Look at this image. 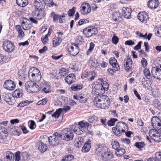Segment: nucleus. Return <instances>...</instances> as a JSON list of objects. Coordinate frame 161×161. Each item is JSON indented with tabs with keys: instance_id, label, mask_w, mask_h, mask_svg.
<instances>
[{
	"instance_id": "f257e3e1",
	"label": "nucleus",
	"mask_w": 161,
	"mask_h": 161,
	"mask_svg": "<svg viewBox=\"0 0 161 161\" xmlns=\"http://www.w3.org/2000/svg\"><path fill=\"white\" fill-rule=\"evenodd\" d=\"M114 135L118 136L122 135L121 133H124L128 130V127L127 125L124 122L120 121L118 122L115 127L112 129Z\"/></svg>"
},
{
	"instance_id": "f03ea898",
	"label": "nucleus",
	"mask_w": 161,
	"mask_h": 161,
	"mask_svg": "<svg viewBox=\"0 0 161 161\" xmlns=\"http://www.w3.org/2000/svg\"><path fill=\"white\" fill-rule=\"evenodd\" d=\"M73 131L71 128V129L68 128L63 129L59 133L60 138L67 141L72 140L74 138V132Z\"/></svg>"
},
{
	"instance_id": "7ed1b4c3",
	"label": "nucleus",
	"mask_w": 161,
	"mask_h": 161,
	"mask_svg": "<svg viewBox=\"0 0 161 161\" xmlns=\"http://www.w3.org/2000/svg\"><path fill=\"white\" fill-rule=\"evenodd\" d=\"M33 71L32 69H30L29 70L28 76L30 80H32L33 81L39 82L41 80V75L39 70L37 68H34Z\"/></svg>"
},
{
	"instance_id": "20e7f679",
	"label": "nucleus",
	"mask_w": 161,
	"mask_h": 161,
	"mask_svg": "<svg viewBox=\"0 0 161 161\" xmlns=\"http://www.w3.org/2000/svg\"><path fill=\"white\" fill-rule=\"evenodd\" d=\"M60 134L59 133L55 132L53 136L49 137L45 136V138H46L48 140L49 144L53 146L58 145L59 142V138H60Z\"/></svg>"
},
{
	"instance_id": "39448f33",
	"label": "nucleus",
	"mask_w": 161,
	"mask_h": 161,
	"mask_svg": "<svg viewBox=\"0 0 161 161\" xmlns=\"http://www.w3.org/2000/svg\"><path fill=\"white\" fill-rule=\"evenodd\" d=\"M79 47L78 44L75 43H72L71 45H69L68 50L69 53L73 56L77 55L79 52Z\"/></svg>"
},
{
	"instance_id": "423d86ee",
	"label": "nucleus",
	"mask_w": 161,
	"mask_h": 161,
	"mask_svg": "<svg viewBox=\"0 0 161 161\" xmlns=\"http://www.w3.org/2000/svg\"><path fill=\"white\" fill-rule=\"evenodd\" d=\"M3 45L4 50L8 53L11 52L14 50V43L9 40L4 41Z\"/></svg>"
},
{
	"instance_id": "0eeeda50",
	"label": "nucleus",
	"mask_w": 161,
	"mask_h": 161,
	"mask_svg": "<svg viewBox=\"0 0 161 161\" xmlns=\"http://www.w3.org/2000/svg\"><path fill=\"white\" fill-rule=\"evenodd\" d=\"M50 88V85L46 82L43 81L41 82L40 84V91L42 92H44L45 93L50 92H51Z\"/></svg>"
},
{
	"instance_id": "6e6552de",
	"label": "nucleus",
	"mask_w": 161,
	"mask_h": 161,
	"mask_svg": "<svg viewBox=\"0 0 161 161\" xmlns=\"http://www.w3.org/2000/svg\"><path fill=\"white\" fill-rule=\"evenodd\" d=\"M71 128L73 132L78 135L83 134L85 131L84 129L81 127L79 123L73 125Z\"/></svg>"
},
{
	"instance_id": "1a4fd4ad",
	"label": "nucleus",
	"mask_w": 161,
	"mask_h": 161,
	"mask_svg": "<svg viewBox=\"0 0 161 161\" xmlns=\"http://www.w3.org/2000/svg\"><path fill=\"white\" fill-rule=\"evenodd\" d=\"M3 87L7 90L12 91L15 88V85L13 81L11 80H8L4 82Z\"/></svg>"
},
{
	"instance_id": "9d476101",
	"label": "nucleus",
	"mask_w": 161,
	"mask_h": 161,
	"mask_svg": "<svg viewBox=\"0 0 161 161\" xmlns=\"http://www.w3.org/2000/svg\"><path fill=\"white\" fill-rule=\"evenodd\" d=\"M81 9H80L81 13L82 14H86L90 13L91 11V7L90 4L87 3H83L81 5Z\"/></svg>"
},
{
	"instance_id": "9b49d317",
	"label": "nucleus",
	"mask_w": 161,
	"mask_h": 161,
	"mask_svg": "<svg viewBox=\"0 0 161 161\" xmlns=\"http://www.w3.org/2000/svg\"><path fill=\"white\" fill-rule=\"evenodd\" d=\"M34 5L37 10H40L44 9L46 3L44 0H35Z\"/></svg>"
},
{
	"instance_id": "f8f14e48",
	"label": "nucleus",
	"mask_w": 161,
	"mask_h": 161,
	"mask_svg": "<svg viewBox=\"0 0 161 161\" xmlns=\"http://www.w3.org/2000/svg\"><path fill=\"white\" fill-rule=\"evenodd\" d=\"M102 86L100 85L99 84L95 85L92 86V93L94 94L97 95H101L103 94L104 92V90H103L101 88Z\"/></svg>"
},
{
	"instance_id": "ddd939ff",
	"label": "nucleus",
	"mask_w": 161,
	"mask_h": 161,
	"mask_svg": "<svg viewBox=\"0 0 161 161\" xmlns=\"http://www.w3.org/2000/svg\"><path fill=\"white\" fill-rule=\"evenodd\" d=\"M152 76L158 79H161V69L157 67H153L151 69Z\"/></svg>"
},
{
	"instance_id": "4468645a",
	"label": "nucleus",
	"mask_w": 161,
	"mask_h": 161,
	"mask_svg": "<svg viewBox=\"0 0 161 161\" xmlns=\"http://www.w3.org/2000/svg\"><path fill=\"white\" fill-rule=\"evenodd\" d=\"M132 61L131 58L127 57L125 58L124 61L125 69L127 72H129L131 69Z\"/></svg>"
},
{
	"instance_id": "2eb2a0df",
	"label": "nucleus",
	"mask_w": 161,
	"mask_h": 161,
	"mask_svg": "<svg viewBox=\"0 0 161 161\" xmlns=\"http://www.w3.org/2000/svg\"><path fill=\"white\" fill-rule=\"evenodd\" d=\"M4 159L5 161H14V155L11 152L7 151L3 154Z\"/></svg>"
},
{
	"instance_id": "dca6fc26",
	"label": "nucleus",
	"mask_w": 161,
	"mask_h": 161,
	"mask_svg": "<svg viewBox=\"0 0 161 161\" xmlns=\"http://www.w3.org/2000/svg\"><path fill=\"white\" fill-rule=\"evenodd\" d=\"M138 19L141 22L146 23L148 20V17L146 12H141L138 14Z\"/></svg>"
},
{
	"instance_id": "f3484780",
	"label": "nucleus",
	"mask_w": 161,
	"mask_h": 161,
	"mask_svg": "<svg viewBox=\"0 0 161 161\" xmlns=\"http://www.w3.org/2000/svg\"><path fill=\"white\" fill-rule=\"evenodd\" d=\"M122 15L119 12L114 11L112 14V20L115 22H120L122 19Z\"/></svg>"
},
{
	"instance_id": "a211bd4d",
	"label": "nucleus",
	"mask_w": 161,
	"mask_h": 161,
	"mask_svg": "<svg viewBox=\"0 0 161 161\" xmlns=\"http://www.w3.org/2000/svg\"><path fill=\"white\" fill-rule=\"evenodd\" d=\"M109 64L112 66L113 68L115 71L120 69L119 65L117 64V60L114 57L110 58L109 60Z\"/></svg>"
},
{
	"instance_id": "6ab92c4d",
	"label": "nucleus",
	"mask_w": 161,
	"mask_h": 161,
	"mask_svg": "<svg viewBox=\"0 0 161 161\" xmlns=\"http://www.w3.org/2000/svg\"><path fill=\"white\" fill-rule=\"evenodd\" d=\"M113 157V154L108 152H104L101 154L102 159L103 161H109Z\"/></svg>"
},
{
	"instance_id": "aec40b11",
	"label": "nucleus",
	"mask_w": 161,
	"mask_h": 161,
	"mask_svg": "<svg viewBox=\"0 0 161 161\" xmlns=\"http://www.w3.org/2000/svg\"><path fill=\"white\" fill-rule=\"evenodd\" d=\"M64 80L66 83L70 85L75 82L76 80L75 76L74 74H70L66 76Z\"/></svg>"
},
{
	"instance_id": "412c9836",
	"label": "nucleus",
	"mask_w": 161,
	"mask_h": 161,
	"mask_svg": "<svg viewBox=\"0 0 161 161\" xmlns=\"http://www.w3.org/2000/svg\"><path fill=\"white\" fill-rule=\"evenodd\" d=\"M158 0H150L148 4V7L150 9H153L157 8L159 5Z\"/></svg>"
},
{
	"instance_id": "4be33fe9",
	"label": "nucleus",
	"mask_w": 161,
	"mask_h": 161,
	"mask_svg": "<svg viewBox=\"0 0 161 161\" xmlns=\"http://www.w3.org/2000/svg\"><path fill=\"white\" fill-rule=\"evenodd\" d=\"M122 12L125 18L127 19L130 18L131 10L130 8L123 7L122 9Z\"/></svg>"
},
{
	"instance_id": "5701e85b",
	"label": "nucleus",
	"mask_w": 161,
	"mask_h": 161,
	"mask_svg": "<svg viewBox=\"0 0 161 161\" xmlns=\"http://www.w3.org/2000/svg\"><path fill=\"white\" fill-rule=\"evenodd\" d=\"M155 133L153 134L152 136V139L155 142H161V133L158 131L155 130Z\"/></svg>"
},
{
	"instance_id": "b1692460",
	"label": "nucleus",
	"mask_w": 161,
	"mask_h": 161,
	"mask_svg": "<svg viewBox=\"0 0 161 161\" xmlns=\"http://www.w3.org/2000/svg\"><path fill=\"white\" fill-rule=\"evenodd\" d=\"M7 130L4 127H0V139H4L8 136Z\"/></svg>"
},
{
	"instance_id": "393cba45",
	"label": "nucleus",
	"mask_w": 161,
	"mask_h": 161,
	"mask_svg": "<svg viewBox=\"0 0 161 161\" xmlns=\"http://www.w3.org/2000/svg\"><path fill=\"white\" fill-rule=\"evenodd\" d=\"M101 96H98L96 97L94 99V105L98 108H100V104L102 105L104 103V101L103 99H101Z\"/></svg>"
},
{
	"instance_id": "a878e982",
	"label": "nucleus",
	"mask_w": 161,
	"mask_h": 161,
	"mask_svg": "<svg viewBox=\"0 0 161 161\" xmlns=\"http://www.w3.org/2000/svg\"><path fill=\"white\" fill-rule=\"evenodd\" d=\"M12 96L14 97L17 98L22 97L24 96L23 90L20 89L16 90L13 92Z\"/></svg>"
},
{
	"instance_id": "bb28decb",
	"label": "nucleus",
	"mask_w": 161,
	"mask_h": 161,
	"mask_svg": "<svg viewBox=\"0 0 161 161\" xmlns=\"http://www.w3.org/2000/svg\"><path fill=\"white\" fill-rule=\"evenodd\" d=\"M2 97L4 100L8 104L12 105L14 103L13 101L12 100L11 95L10 94H6L3 95Z\"/></svg>"
},
{
	"instance_id": "cd10ccee",
	"label": "nucleus",
	"mask_w": 161,
	"mask_h": 161,
	"mask_svg": "<svg viewBox=\"0 0 161 161\" xmlns=\"http://www.w3.org/2000/svg\"><path fill=\"white\" fill-rule=\"evenodd\" d=\"M89 63L91 67H94L95 68H97L99 66L98 60L93 58L91 59L89 61Z\"/></svg>"
},
{
	"instance_id": "c85d7f7f",
	"label": "nucleus",
	"mask_w": 161,
	"mask_h": 161,
	"mask_svg": "<svg viewBox=\"0 0 161 161\" xmlns=\"http://www.w3.org/2000/svg\"><path fill=\"white\" fill-rule=\"evenodd\" d=\"M34 85V82L32 80L29 81L27 82L25 85V89L26 91L29 92H31V87Z\"/></svg>"
},
{
	"instance_id": "c756f323",
	"label": "nucleus",
	"mask_w": 161,
	"mask_h": 161,
	"mask_svg": "<svg viewBox=\"0 0 161 161\" xmlns=\"http://www.w3.org/2000/svg\"><path fill=\"white\" fill-rule=\"evenodd\" d=\"M102 81H101V84H99V85L102 86L101 88L103 90H104V92L105 91H107L108 90L109 85L108 83L105 81L106 80H105L104 79V80L102 79Z\"/></svg>"
},
{
	"instance_id": "7c9ffc66",
	"label": "nucleus",
	"mask_w": 161,
	"mask_h": 161,
	"mask_svg": "<svg viewBox=\"0 0 161 161\" xmlns=\"http://www.w3.org/2000/svg\"><path fill=\"white\" fill-rule=\"evenodd\" d=\"M16 2L17 5L21 7L26 6L28 4V0H16Z\"/></svg>"
},
{
	"instance_id": "2f4dec72",
	"label": "nucleus",
	"mask_w": 161,
	"mask_h": 161,
	"mask_svg": "<svg viewBox=\"0 0 161 161\" xmlns=\"http://www.w3.org/2000/svg\"><path fill=\"white\" fill-rule=\"evenodd\" d=\"M104 147L101 144H97L95 146V153L98 154L103 151Z\"/></svg>"
},
{
	"instance_id": "473e14b6",
	"label": "nucleus",
	"mask_w": 161,
	"mask_h": 161,
	"mask_svg": "<svg viewBox=\"0 0 161 161\" xmlns=\"http://www.w3.org/2000/svg\"><path fill=\"white\" fill-rule=\"evenodd\" d=\"M38 149L42 152H45L47 149V147L46 144L40 141L39 142Z\"/></svg>"
},
{
	"instance_id": "72a5a7b5",
	"label": "nucleus",
	"mask_w": 161,
	"mask_h": 161,
	"mask_svg": "<svg viewBox=\"0 0 161 161\" xmlns=\"http://www.w3.org/2000/svg\"><path fill=\"white\" fill-rule=\"evenodd\" d=\"M90 148L91 143L89 142H86L82 147V151L85 153L88 152L90 150Z\"/></svg>"
},
{
	"instance_id": "f704fd0d",
	"label": "nucleus",
	"mask_w": 161,
	"mask_h": 161,
	"mask_svg": "<svg viewBox=\"0 0 161 161\" xmlns=\"http://www.w3.org/2000/svg\"><path fill=\"white\" fill-rule=\"evenodd\" d=\"M153 105L158 109H161V103L158 99H154L153 102Z\"/></svg>"
},
{
	"instance_id": "c9c22d12",
	"label": "nucleus",
	"mask_w": 161,
	"mask_h": 161,
	"mask_svg": "<svg viewBox=\"0 0 161 161\" xmlns=\"http://www.w3.org/2000/svg\"><path fill=\"white\" fill-rule=\"evenodd\" d=\"M143 74L144 75L147 79H149L152 76L151 73L148 68H145L143 70Z\"/></svg>"
},
{
	"instance_id": "e433bc0d",
	"label": "nucleus",
	"mask_w": 161,
	"mask_h": 161,
	"mask_svg": "<svg viewBox=\"0 0 161 161\" xmlns=\"http://www.w3.org/2000/svg\"><path fill=\"white\" fill-rule=\"evenodd\" d=\"M31 92H36L40 91V86L34 82V85L31 87Z\"/></svg>"
},
{
	"instance_id": "4c0bfd02",
	"label": "nucleus",
	"mask_w": 161,
	"mask_h": 161,
	"mask_svg": "<svg viewBox=\"0 0 161 161\" xmlns=\"http://www.w3.org/2000/svg\"><path fill=\"white\" fill-rule=\"evenodd\" d=\"M88 120L90 123H94L98 121V118L94 115H92L88 117Z\"/></svg>"
},
{
	"instance_id": "58836bf2",
	"label": "nucleus",
	"mask_w": 161,
	"mask_h": 161,
	"mask_svg": "<svg viewBox=\"0 0 161 161\" xmlns=\"http://www.w3.org/2000/svg\"><path fill=\"white\" fill-rule=\"evenodd\" d=\"M82 88V84H75L71 87V89L73 91H76L81 89Z\"/></svg>"
},
{
	"instance_id": "ea45409f",
	"label": "nucleus",
	"mask_w": 161,
	"mask_h": 161,
	"mask_svg": "<svg viewBox=\"0 0 161 161\" xmlns=\"http://www.w3.org/2000/svg\"><path fill=\"white\" fill-rule=\"evenodd\" d=\"M159 119L156 116L153 117L152 118L151 123L153 128L154 127H156V124L159 122Z\"/></svg>"
},
{
	"instance_id": "a19ab883",
	"label": "nucleus",
	"mask_w": 161,
	"mask_h": 161,
	"mask_svg": "<svg viewBox=\"0 0 161 161\" xmlns=\"http://www.w3.org/2000/svg\"><path fill=\"white\" fill-rule=\"evenodd\" d=\"M51 15L53 18V22H57L60 17V15L56 14L54 12H53Z\"/></svg>"
},
{
	"instance_id": "79ce46f5",
	"label": "nucleus",
	"mask_w": 161,
	"mask_h": 161,
	"mask_svg": "<svg viewBox=\"0 0 161 161\" xmlns=\"http://www.w3.org/2000/svg\"><path fill=\"white\" fill-rule=\"evenodd\" d=\"M32 102L31 101H29L28 100L23 101L20 102L19 104L17 105V107L18 108L23 107L25 106H26L29 104L30 103Z\"/></svg>"
},
{
	"instance_id": "37998d69",
	"label": "nucleus",
	"mask_w": 161,
	"mask_h": 161,
	"mask_svg": "<svg viewBox=\"0 0 161 161\" xmlns=\"http://www.w3.org/2000/svg\"><path fill=\"white\" fill-rule=\"evenodd\" d=\"M38 12L37 14V19H41L44 18L45 16V14L44 11H42L37 10Z\"/></svg>"
},
{
	"instance_id": "c03bdc74",
	"label": "nucleus",
	"mask_w": 161,
	"mask_h": 161,
	"mask_svg": "<svg viewBox=\"0 0 161 161\" xmlns=\"http://www.w3.org/2000/svg\"><path fill=\"white\" fill-rule=\"evenodd\" d=\"M78 141H77L75 142V146L79 147H81L84 143L83 138L81 137H79L78 139Z\"/></svg>"
},
{
	"instance_id": "a18cd8bd",
	"label": "nucleus",
	"mask_w": 161,
	"mask_h": 161,
	"mask_svg": "<svg viewBox=\"0 0 161 161\" xmlns=\"http://www.w3.org/2000/svg\"><path fill=\"white\" fill-rule=\"evenodd\" d=\"M117 150L116 154L118 156L120 157L124 154L125 153V151L124 149L122 148H119Z\"/></svg>"
},
{
	"instance_id": "49530a36",
	"label": "nucleus",
	"mask_w": 161,
	"mask_h": 161,
	"mask_svg": "<svg viewBox=\"0 0 161 161\" xmlns=\"http://www.w3.org/2000/svg\"><path fill=\"white\" fill-rule=\"evenodd\" d=\"M91 27L86 28L83 30V33L86 35V36L87 37H90L91 34Z\"/></svg>"
},
{
	"instance_id": "de8ad7c7",
	"label": "nucleus",
	"mask_w": 161,
	"mask_h": 161,
	"mask_svg": "<svg viewBox=\"0 0 161 161\" xmlns=\"http://www.w3.org/2000/svg\"><path fill=\"white\" fill-rule=\"evenodd\" d=\"M62 112V109L61 108H59L54 113L52 114V116L54 117L55 118H58L60 116L61 113Z\"/></svg>"
},
{
	"instance_id": "09e8293b",
	"label": "nucleus",
	"mask_w": 161,
	"mask_h": 161,
	"mask_svg": "<svg viewBox=\"0 0 161 161\" xmlns=\"http://www.w3.org/2000/svg\"><path fill=\"white\" fill-rule=\"evenodd\" d=\"M80 124V125L81 126V127L86 128H88L91 125V124L88 123V122L85 121L83 122V121H81L79 122Z\"/></svg>"
},
{
	"instance_id": "8fccbe9b",
	"label": "nucleus",
	"mask_w": 161,
	"mask_h": 161,
	"mask_svg": "<svg viewBox=\"0 0 161 161\" xmlns=\"http://www.w3.org/2000/svg\"><path fill=\"white\" fill-rule=\"evenodd\" d=\"M83 40L84 39L82 36H78L76 38V43L78 44V46H79V45L81 44L82 43Z\"/></svg>"
},
{
	"instance_id": "3c124183",
	"label": "nucleus",
	"mask_w": 161,
	"mask_h": 161,
	"mask_svg": "<svg viewBox=\"0 0 161 161\" xmlns=\"http://www.w3.org/2000/svg\"><path fill=\"white\" fill-rule=\"evenodd\" d=\"M118 121V119L115 118H111L108 121L107 124L108 126H113L115 125L116 121Z\"/></svg>"
},
{
	"instance_id": "603ef678",
	"label": "nucleus",
	"mask_w": 161,
	"mask_h": 161,
	"mask_svg": "<svg viewBox=\"0 0 161 161\" xmlns=\"http://www.w3.org/2000/svg\"><path fill=\"white\" fill-rule=\"evenodd\" d=\"M113 148L114 149L117 150L119 148V144L117 141H114L112 143Z\"/></svg>"
},
{
	"instance_id": "864d4df0",
	"label": "nucleus",
	"mask_w": 161,
	"mask_h": 161,
	"mask_svg": "<svg viewBox=\"0 0 161 161\" xmlns=\"http://www.w3.org/2000/svg\"><path fill=\"white\" fill-rule=\"evenodd\" d=\"M98 31L97 28L91 27L90 37L96 35Z\"/></svg>"
},
{
	"instance_id": "5fc2aeb1",
	"label": "nucleus",
	"mask_w": 161,
	"mask_h": 161,
	"mask_svg": "<svg viewBox=\"0 0 161 161\" xmlns=\"http://www.w3.org/2000/svg\"><path fill=\"white\" fill-rule=\"evenodd\" d=\"M145 145L144 142H136L134 144L135 146L137 148L139 149H141L144 147Z\"/></svg>"
},
{
	"instance_id": "6e6d98bb",
	"label": "nucleus",
	"mask_w": 161,
	"mask_h": 161,
	"mask_svg": "<svg viewBox=\"0 0 161 161\" xmlns=\"http://www.w3.org/2000/svg\"><path fill=\"white\" fill-rule=\"evenodd\" d=\"M76 8L75 7H73L71 9H69L68 12V16L69 17L73 16L75 11Z\"/></svg>"
},
{
	"instance_id": "4d7b16f0",
	"label": "nucleus",
	"mask_w": 161,
	"mask_h": 161,
	"mask_svg": "<svg viewBox=\"0 0 161 161\" xmlns=\"http://www.w3.org/2000/svg\"><path fill=\"white\" fill-rule=\"evenodd\" d=\"M110 103H104L102 105L100 104V108L103 109H107L108 108Z\"/></svg>"
},
{
	"instance_id": "13d9d810",
	"label": "nucleus",
	"mask_w": 161,
	"mask_h": 161,
	"mask_svg": "<svg viewBox=\"0 0 161 161\" xmlns=\"http://www.w3.org/2000/svg\"><path fill=\"white\" fill-rule=\"evenodd\" d=\"M101 96L102 97L101 99L104 101V103H110V99L108 96L106 95H103Z\"/></svg>"
},
{
	"instance_id": "bf43d9fd",
	"label": "nucleus",
	"mask_w": 161,
	"mask_h": 161,
	"mask_svg": "<svg viewBox=\"0 0 161 161\" xmlns=\"http://www.w3.org/2000/svg\"><path fill=\"white\" fill-rule=\"evenodd\" d=\"M20 152L17 151L15 153L14 155V160L15 161H19L20 159Z\"/></svg>"
},
{
	"instance_id": "052dcab7",
	"label": "nucleus",
	"mask_w": 161,
	"mask_h": 161,
	"mask_svg": "<svg viewBox=\"0 0 161 161\" xmlns=\"http://www.w3.org/2000/svg\"><path fill=\"white\" fill-rule=\"evenodd\" d=\"M119 38L117 36L114 35L112 38V41L113 44L116 45L119 42Z\"/></svg>"
},
{
	"instance_id": "680f3d73",
	"label": "nucleus",
	"mask_w": 161,
	"mask_h": 161,
	"mask_svg": "<svg viewBox=\"0 0 161 161\" xmlns=\"http://www.w3.org/2000/svg\"><path fill=\"white\" fill-rule=\"evenodd\" d=\"M89 22V20L86 19H80L78 22V24L79 25H80L82 24L88 23Z\"/></svg>"
},
{
	"instance_id": "e2e57ef3",
	"label": "nucleus",
	"mask_w": 161,
	"mask_h": 161,
	"mask_svg": "<svg viewBox=\"0 0 161 161\" xmlns=\"http://www.w3.org/2000/svg\"><path fill=\"white\" fill-rule=\"evenodd\" d=\"M156 161H161V152H158L155 153Z\"/></svg>"
},
{
	"instance_id": "0e129e2a",
	"label": "nucleus",
	"mask_w": 161,
	"mask_h": 161,
	"mask_svg": "<svg viewBox=\"0 0 161 161\" xmlns=\"http://www.w3.org/2000/svg\"><path fill=\"white\" fill-rule=\"evenodd\" d=\"M86 99V98L84 97V95H81L79 101L80 103H86L87 102Z\"/></svg>"
},
{
	"instance_id": "69168bd1",
	"label": "nucleus",
	"mask_w": 161,
	"mask_h": 161,
	"mask_svg": "<svg viewBox=\"0 0 161 161\" xmlns=\"http://www.w3.org/2000/svg\"><path fill=\"white\" fill-rule=\"evenodd\" d=\"M154 128L155 130H158V131L161 129V122L160 120H159V122L156 124V127H154Z\"/></svg>"
},
{
	"instance_id": "338daca9",
	"label": "nucleus",
	"mask_w": 161,
	"mask_h": 161,
	"mask_svg": "<svg viewBox=\"0 0 161 161\" xmlns=\"http://www.w3.org/2000/svg\"><path fill=\"white\" fill-rule=\"evenodd\" d=\"M67 73H68V72L66 71V69L65 68H61L60 70L59 73L63 76H64Z\"/></svg>"
},
{
	"instance_id": "774afa93",
	"label": "nucleus",
	"mask_w": 161,
	"mask_h": 161,
	"mask_svg": "<svg viewBox=\"0 0 161 161\" xmlns=\"http://www.w3.org/2000/svg\"><path fill=\"white\" fill-rule=\"evenodd\" d=\"M47 98H45L39 101L38 102L37 104L38 105H40L41 104H42V105H44L47 103Z\"/></svg>"
}]
</instances>
